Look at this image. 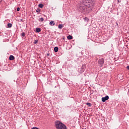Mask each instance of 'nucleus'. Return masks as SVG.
Listing matches in <instances>:
<instances>
[{
  "mask_svg": "<svg viewBox=\"0 0 129 129\" xmlns=\"http://www.w3.org/2000/svg\"><path fill=\"white\" fill-rule=\"evenodd\" d=\"M94 4L95 2L92 0H82L77 5L78 10L83 15L89 14L92 11V7L94 6Z\"/></svg>",
  "mask_w": 129,
  "mask_h": 129,
  "instance_id": "1",
  "label": "nucleus"
},
{
  "mask_svg": "<svg viewBox=\"0 0 129 129\" xmlns=\"http://www.w3.org/2000/svg\"><path fill=\"white\" fill-rule=\"evenodd\" d=\"M55 126L56 129H67L66 125L60 122V121H57L55 122Z\"/></svg>",
  "mask_w": 129,
  "mask_h": 129,
  "instance_id": "2",
  "label": "nucleus"
},
{
  "mask_svg": "<svg viewBox=\"0 0 129 129\" xmlns=\"http://www.w3.org/2000/svg\"><path fill=\"white\" fill-rule=\"evenodd\" d=\"M104 63V59L103 58H100L99 59L98 64H99L100 67H102V65Z\"/></svg>",
  "mask_w": 129,
  "mask_h": 129,
  "instance_id": "3",
  "label": "nucleus"
},
{
  "mask_svg": "<svg viewBox=\"0 0 129 129\" xmlns=\"http://www.w3.org/2000/svg\"><path fill=\"white\" fill-rule=\"evenodd\" d=\"M109 97L108 96H106L105 97L102 98V101L103 102H105L106 100H108Z\"/></svg>",
  "mask_w": 129,
  "mask_h": 129,
  "instance_id": "4",
  "label": "nucleus"
},
{
  "mask_svg": "<svg viewBox=\"0 0 129 129\" xmlns=\"http://www.w3.org/2000/svg\"><path fill=\"white\" fill-rule=\"evenodd\" d=\"M9 60H10V61H12V60H15V56H14V55H10L9 57Z\"/></svg>",
  "mask_w": 129,
  "mask_h": 129,
  "instance_id": "5",
  "label": "nucleus"
},
{
  "mask_svg": "<svg viewBox=\"0 0 129 129\" xmlns=\"http://www.w3.org/2000/svg\"><path fill=\"white\" fill-rule=\"evenodd\" d=\"M58 50H59V48L58 47L56 46L54 48V51L55 53H57V52H58Z\"/></svg>",
  "mask_w": 129,
  "mask_h": 129,
  "instance_id": "6",
  "label": "nucleus"
},
{
  "mask_svg": "<svg viewBox=\"0 0 129 129\" xmlns=\"http://www.w3.org/2000/svg\"><path fill=\"white\" fill-rule=\"evenodd\" d=\"M36 33H40V32H41V28H36Z\"/></svg>",
  "mask_w": 129,
  "mask_h": 129,
  "instance_id": "7",
  "label": "nucleus"
},
{
  "mask_svg": "<svg viewBox=\"0 0 129 129\" xmlns=\"http://www.w3.org/2000/svg\"><path fill=\"white\" fill-rule=\"evenodd\" d=\"M64 27V25L63 24H59L58 28V29H62Z\"/></svg>",
  "mask_w": 129,
  "mask_h": 129,
  "instance_id": "8",
  "label": "nucleus"
},
{
  "mask_svg": "<svg viewBox=\"0 0 129 129\" xmlns=\"http://www.w3.org/2000/svg\"><path fill=\"white\" fill-rule=\"evenodd\" d=\"M68 40H72V39H73V36H71V35H68L67 37Z\"/></svg>",
  "mask_w": 129,
  "mask_h": 129,
  "instance_id": "9",
  "label": "nucleus"
},
{
  "mask_svg": "<svg viewBox=\"0 0 129 129\" xmlns=\"http://www.w3.org/2000/svg\"><path fill=\"white\" fill-rule=\"evenodd\" d=\"M84 68H85V66H84V67L81 68V73H83V72H84Z\"/></svg>",
  "mask_w": 129,
  "mask_h": 129,
  "instance_id": "10",
  "label": "nucleus"
},
{
  "mask_svg": "<svg viewBox=\"0 0 129 129\" xmlns=\"http://www.w3.org/2000/svg\"><path fill=\"white\" fill-rule=\"evenodd\" d=\"M49 25L50 26H54V25H55V23H54V21H50L49 22Z\"/></svg>",
  "mask_w": 129,
  "mask_h": 129,
  "instance_id": "11",
  "label": "nucleus"
},
{
  "mask_svg": "<svg viewBox=\"0 0 129 129\" xmlns=\"http://www.w3.org/2000/svg\"><path fill=\"white\" fill-rule=\"evenodd\" d=\"M84 20L85 22H88V21H89V19L87 17L84 18Z\"/></svg>",
  "mask_w": 129,
  "mask_h": 129,
  "instance_id": "12",
  "label": "nucleus"
},
{
  "mask_svg": "<svg viewBox=\"0 0 129 129\" xmlns=\"http://www.w3.org/2000/svg\"><path fill=\"white\" fill-rule=\"evenodd\" d=\"M39 22H43L44 21V18H40L38 20Z\"/></svg>",
  "mask_w": 129,
  "mask_h": 129,
  "instance_id": "13",
  "label": "nucleus"
},
{
  "mask_svg": "<svg viewBox=\"0 0 129 129\" xmlns=\"http://www.w3.org/2000/svg\"><path fill=\"white\" fill-rule=\"evenodd\" d=\"M39 8H40L41 9H42L43 8V7H44V5L42 4H40L38 5Z\"/></svg>",
  "mask_w": 129,
  "mask_h": 129,
  "instance_id": "14",
  "label": "nucleus"
},
{
  "mask_svg": "<svg viewBox=\"0 0 129 129\" xmlns=\"http://www.w3.org/2000/svg\"><path fill=\"white\" fill-rule=\"evenodd\" d=\"M86 105H88L89 107H91V103H87Z\"/></svg>",
  "mask_w": 129,
  "mask_h": 129,
  "instance_id": "15",
  "label": "nucleus"
},
{
  "mask_svg": "<svg viewBox=\"0 0 129 129\" xmlns=\"http://www.w3.org/2000/svg\"><path fill=\"white\" fill-rule=\"evenodd\" d=\"M8 28H12V24L8 23Z\"/></svg>",
  "mask_w": 129,
  "mask_h": 129,
  "instance_id": "16",
  "label": "nucleus"
},
{
  "mask_svg": "<svg viewBox=\"0 0 129 129\" xmlns=\"http://www.w3.org/2000/svg\"><path fill=\"white\" fill-rule=\"evenodd\" d=\"M41 12V10H40V9H37L36 10V13H40Z\"/></svg>",
  "mask_w": 129,
  "mask_h": 129,
  "instance_id": "17",
  "label": "nucleus"
},
{
  "mask_svg": "<svg viewBox=\"0 0 129 129\" xmlns=\"http://www.w3.org/2000/svg\"><path fill=\"white\" fill-rule=\"evenodd\" d=\"M21 35L22 37H25V36H26V33H25L24 32L22 33L21 34Z\"/></svg>",
  "mask_w": 129,
  "mask_h": 129,
  "instance_id": "18",
  "label": "nucleus"
},
{
  "mask_svg": "<svg viewBox=\"0 0 129 129\" xmlns=\"http://www.w3.org/2000/svg\"><path fill=\"white\" fill-rule=\"evenodd\" d=\"M38 42H39V40H34V44H37Z\"/></svg>",
  "mask_w": 129,
  "mask_h": 129,
  "instance_id": "19",
  "label": "nucleus"
},
{
  "mask_svg": "<svg viewBox=\"0 0 129 129\" xmlns=\"http://www.w3.org/2000/svg\"><path fill=\"white\" fill-rule=\"evenodd\" d=\"M17 12H19L20 11V8H17Z\"/></svg>",
  "mask_w": 129,
  "mask_h": 129,
  "instance_id": "20",
  "label": "nucleus"
},
{
  "mask_svg": "<svg viewBox=\"0 0 129 129\" xmlns=\"http://www.w3.org/2000/svg\"><path fill=\"white\" fill-rule=\"evenodd\" d=\"M126 69H127V70H129V66H127Z\"/></svg>",
  "mask_w": 129,
  "mask_h": 129,
  "instance_id": "21",
  "label": "nucleus"
},
{
  "mask_svg": "<svg viewBox=\"0 0 129 129\" xmlns=\"http://www.w3.org/2000/svg\"><path fill=\"white\" fill-rule=\"evenodd\" d=\"M121 0H117L118 3H120Z\"/></svg>",
  "mask_w": 129,
  "mask_h": 129,
  "instance_id": "22",
  "label": "nucleus"
},
{
  "mask_svg": "<svg viewBox=\"0 0 129 129\" xmlns=\"http://www.w3.org/2000/svg\"><path fill=\"white\" fill-rule=\"evenodd\" d=\"M21 22H23V19H20Z\"/></svg>",
  "mask_w": 129,
  "mask_h": 129,
  "instance_id": "23",
  "label": "nucleus"
},
{
  "mask_svg": "<svg viewBox=\"0 0 129 129\" xmlns=\"http://www.w3.org/2000/svg\"><path fill=\"white\" fill-rule=\"evenodd\" d=\"M2 1H3V0H0V3H1V2H2Z\"/></svg>",
  "mask_w": 129,
  "mask_h": 129,
  "instance_id": "24",
  "label": "nucleus"
},
{
  "mask_svg": "<svg viewBox=\"0 0 129 129\" xmlns=\"http://www.w3.org/2000/svg\"><path fill=\"white\" fill-rule=\"evenodd\" d=\"M47 56H49V54H47Z\"/></svg>",
  "mask_w": 129,
  "mask_h": 129,
  "instance_id": "25",
  "label": "nucleus"
}]
</instances>
